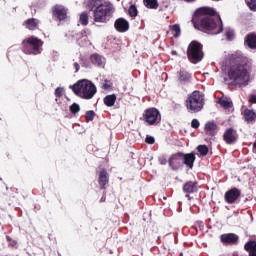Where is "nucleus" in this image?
Returning <instances> with one entry per match:
<instances>
[{
  "label": "nucleus",
  "instance_id": "12",
  "mask_svg": "<svg viewBox=\"0 0 256 256\" xmlns=\"http://www.w3.org/2000/svg\"><path fill=\"white\" fill-rule=\"evenodd\" d=\"M241 197V190L239 188H232L225 192L224 199L229 205H233Z\"/></svg>",
  "mask_w": 256,
  "mask_h": 256
},
{
  "label": "nucleus",
  "instance_id": "27",
  "mask_svg": "<svg viewBox=\"0 0 256 256\" xmlns=\"http://www.w3.org/2000/svg\"><path fill=\"white\" fill-rule=\"evenodd\" d=\"M170 31L175 39L181 36V26L179 24L170 25Z\"/></svg>",
  "mask_w": 256,
  "mask_h": 256
},
{
  "label": "nucleus",
  "instance_id": "30",
  "mask_svg": "<svg viewBox=\"0 0 256 256\" xmlns=\"http://www.w3.org/2000/svg\"><path fill=\"white\" fill-rule=\"evenodd\" d=\"M197 151L201 157H206V155L209 153V147H207V145H199L197 146Z\"/></svg>",
  "mask_w": 256,
  "mask_h": 256
},
{
  "label": "nucleus",
  "instance_id": "16",
  "mask_svg": "<svg viewBox=\"0 0 256 256\" xmlns=\"http://www.w3.org/2000/svg\"><path fill=\"white\" fill-rule=\"evenodd\" d=\"M183 191L186 193L185 197H187L188 199H191L189 195H191V193H197V191H199V186L197 181L186 182L183 186Z\"/></svg>",
  "mask_w": 256,
  "mask_h": 256
},
{
  "label": "nucleus",
  "instance_id": "35",
  "mask_svg": "<svg viewBox=\"0 0 256 256\" xmlns=\"http://www.w3.org/2000/svg\"><path fill=\"white\" fill-rule=\"evenodd\" d=\"M86 123H89V121H93L95 119V111L89 110L86 112L85 115Z\"/></svg>",
  "mask_w": 256,
  "mask_h": 256
},
{
  "label": "nucleus",
  "instance_id": "13",
  "mask_svg": "<svg viewBox=\"0 0 256 256\" xmlns=\"http://www.w3.org/2000/svg\"><path fill=\"white\" fill-rule=\"evenodd\" d=\"M68 9L63 5L56 4L52 9L53 17H56L58 21H65L67 19Z\"/></svg>",
  "mask_w": 256,
  "mask_h": 256
},
{
  "label": "nucleus",
  "instance_id": "10",
  "mask_svg": "<svg viewBox=\"0 0 256 256\" xmlns=\"http://www.w3.org/2000/svg\"><path fill=\"white\" fill-rule=\"evenodd\" d=\"M223 141L226 145H234L236 141H239V134L235 128H227L223 134Z\"/></svg>",
  "mask_w": 256,
  "mask_h": 256
},
{
  "label": "nucleus",
  "instance_id": "42",
  "mask_svg": "<svg viewBox=\"0 0 256 256\" xmlns=\"http://www.w3.org/2000/svg\"><path fill=\"white\" fill-rule=\"evenodd\" d=\"M160 165H167V158L165 156H161L158 158Z\"/></svg>",
  "mask_w": 256,
  "mask_h": 256
},
{
  "label": "nucleus",
  "instance_id": "45",
  "mask_svg": "<svg viewBox=\"0 0 256 256\" xmlns=\"http://www.w3.org/2000/svg\"><path fill=\"white\" fill-rule=\"evenodd\" d=\"M74 67H75V69H76V73H77V71H79V69H81V66L79 65V63H74Z\"/></svg>",
  "mask_w": 256,
  "mask_h": 256
},
{
  "label": "nucleus",
  "instance_id": "4",
  "mask_svg": "<svg viewBox=\"0 0 256 256\" xmlns=\"http://www.w3.org/2000/svg\"><path fill=\"white\" fill-rule=\"evenodd\" d=\"M185 107L188 113H201L205 107V94L199 90L188 94L185 100Z\"/></svg>",
  "mask_w": 256,
  "mask_h": 256
},
{
  "label": "nucleus",
  "instance_id": "25",
  "mask_svg": "<svg viewBox=\"0 0 256 256\" xmlns=\"http://www.w3.org/2000/svg\"><path fill=\"white\" fill-rule=\"evenodd\" d=\"M245 251L249 253V256H256V242L253 240L248 241L244 246Z\"/></svg>",
  "mask_w": 256,
  "mask_h": 256
},
{
  "label": "nucleus",
  "instance_id": "6",
  "mask_svg": "<svg viewBox=\"0 0 256 256\" xmlns=\"http://www.w3.org/2000/svg\"><path fill=\"white\" fill-rule=\"evenodd\" d=\"M22 51L26 55H40L43 51V40L34 36L26 38L22 42Z\"/></svg>",
  "mask_w": 256,
  "mask_h": 256
},
{
  "label": "nucleus",
  "instance_id": "20",
  "mask_svg": "<svg viewBox=\"0 0 256 256\" xmlns=\"http://www.w3.org/2000/svg\"><path fill=\"white\" fill-rule=\"evenodd\" d=\"M195 159H197V157H195V153L192 152L185 154L182 152V163L186 165V167H189V169L193 168Z\"/></svg>",
  "mask_w": 256,
  "mask_h": 256
},
{
  "label": "nucleus",
  "instance_id": "9",
  "mask_svg": "<svg viewBox=\"0 0 256 256\" xmlns=\"http://www.w3.org/2000/svg\"><path fill=\"white\" fill-rule=\"evenodd\" d=\"M168 165L173 171H178L183 165V152L172 154L168 159Z\"/></svg>",
  "mask_w": 256,
  "mask_h": 256
},
{
  "label": "nucleus",
  "instance_id": "18",
  "mask_svg": "<svg viewBox=\"0 0 256 256\" xmlns=\"http://www.w3.org/2000/svg\"><path fill=\"white\" fill-rule=\"evenodd\" d=\"M242 115L244 118V121L248 123L249 125H253L256 121V112L253 109L245 108L242 111Z\"/></svg>",
  "mask_w": 256,
  "mask_h": 256
},
{
  "label": "nucleus",
  "instance_id": "7",
  "mask_svg": "<svg viewBox=\"0 0 256 256\" xmlns=\"http://www.w3.org/2000/svg\"><path fill=\"white\" fill-rule=\"evenodd\" d=\"M187 57L190 63H193V65L201 63V61H203V57H205V53L203 52V44L197 40L191 41L187 48Z\"/></svg>",
  "mask_w": 256,
  "mask_h": 256
},
{
  "label": "nucleus",
  "instance_id": "32",
  "mask_svg": "<svg viewBox=\"0 0 256 256\" xmlns=\"http://www.w3.org/2000/svg\"><path fill=\"white\" fill-rule=\"evenodd\" d=\"M139 11L137 10V6L135 5H130L129 8H128V15L130 17H137Z\"/></svg>",
  "mask_w": 256,
  "mask_h": 256
},
{
  "label": "nucleus",
  "instance_id": "38",
  "mask_svg": "<svg viewBox=\"0 0 256 256\" xmlns=\"http://www.w3.org/2000/svg\"><path fill=\"white\" fill-rule=\"evenodd\" d=\"M113 87V83L109 80H105L102 89H105V91H108V89H111Z\"/></svg>",
  "mask_w": 256,
  "mask_h": 256
},
{
  "label": "nucleus",
  "instance_id": "5",
  "mask_svg": "<svg viewBox=\"0 0 256 256\" xmlns=\"http://www.w3.org/2000/svg\"><path fill=\"white\" fill-rule=\"evenodd\" d=\"M247 64H235L228 71V78L232 81V85H241L248 75Z\"/></svg>",
  "mask_w": 256,
  "mask_h": 256
},
{
  "label": "nucleus",
  "instance_id": "2",
  "mask_svg": "<svg viewBox=\"0 0 256 256\" xmlns=\"http://www.w3.org/2000/svg\"><path fill=\"white\" fill-rule=\"evenodd\" d=\"M86 7L92 11L94 23H109L115 13L113 4L105 0H88Z\"/></svg>",
  "mask_w": 256,
  "mask_h": 256
},
{
  "label": "nucleus",
  "instance_id": "28",
  "mask_svg": "<svg viewBox=\"0 0 256 256\" xmlns=\"http://www.w3.org/2000/svg\"><path fill=\"white\" fill-rule=\"evenodd\" d=\"M144 5L147 9H158L159 2L157 0H144Z\"/></svg>",
  "mask_w": 256,
  "mask_h": 256
},
{
  "label": "nucleus",
  "instance_id": "37",
  "mask_svg": "<svg viewBox=\"0 0 256 256\" xmlns=\"http://www.w3.org/2000/svg\"><path fill=\"white\" fill-rule=\"evenodd\" d=\"M246 4L249 7L250 11H256V0L246 1Z\"/></svg>",
  "mask_w": 256,
  "mask_h": 256
},
{
  "label": "nucleus",
  "instance_id": "44",
  "mask_svg": "<svg viewBox=\"0 0 256 256\" xmlns=\"http://www.w3.org/2000/svg\"><path fill=\"white\" fill-rule=\"evenodd\" d=\"M239 59H241V57L238 54H232L230 56V61H239Z\"/></svg>",
  "mask_w": 256,
  "mask_h": 256
},
{
  "label": "nucleus",
  "instance_id": "21",
  "mask_svg": "<svg viewBox=\"0 0 256 256\" xmlns=\"http://www.w3.org/2000/svg\"><path fill=\"white\" fill-rule=\"evenodd\" d=\"M23 25L24 27H26V29H29V31H35L36 29H39V19H27L26 21H24Z\"/></svg>",
  "mask_w": 256,
  "mask_h": 256
},
{
  "label": "nucleus",
  "instance_id": "22",
  "mask_svg": "<svg viewBox=\"0 0 256 256\" xmlns=\"http://www.w3.org/2000/svg\"><path fill=\"white\" fill-rule=\"evenodd\" d=\"M244 45H247L249 49H256V33H249L244 39Z\"/></svg>",
  "mask_w": 256,
  "mask_h": 256
},
{
  "label": "nucleus",
  "instance_id": "39",
  "mask_svg": "<svg viewBox=\"0 0 256 256\" xmlns=\"http://www.w3.org/2000/svg\"><path fill=\"white\" fill-rule=\"evenodd\" d=\"M201 125V123L199 122V120L197 119H193L191 121V127L192 129H199V126Z\"/></svg>",
  "mask_w": 256,
  "mask_h": 256
},
{
  "label": "nucleus",
  "instance_id": "34",
  "mask_svg": "<svg viewBox=\"0 0 256 256\" xmlns=\"http://www.w3.org/2000/svg\"><path fill=\"white\" fill-rule=\"evenodd\" d=\"M6 241L8 242V247L17 249V240H14L11 236H6Z\"/></svg>",
  "mask_w": 256,
  "mask_h": 256
},
{
  "label": "nucleus",
  "instance_id": "24",
  "mask_svg": "<svg viewBox=\"0 0 256 256\" xmlns=\"http://www.w3.org/2000/svg\"><path fill=\"white\" fill-rule=\"evenodd\" d=\"M90 61L92 65H95V67H103V56L97 53L90 56Z\"/></svg>",
  "mask_w": 256,
  "mask_h": 256
},
{
  "label": "nucleus",
  "instance_id": "40",
  "mask_svg": "<svg viewBox=\"0 0 256 256\" xmlns=\"http://www.w3.org/2000/svg\"><path fill=\"white\" fill-rule=\"evenodd\" d=\"M55 97L61 98L63 97V88L58 87L55 89Z\"/></svg>",
  "mask_w": 256,
  "mask_h": 256
},
{
  "label": "nucleus",
  "instance_id": "33",
  "mask_svg": "<svg viewBox=\"0 0 256 256\" xmlns=\"http://www.w3.org/2000/svg\"><path fill=\"white\" fill-rule=\"evenodd\" d=\"M69 111L72 115H77V113H79V111H81V106H79V104L77 103H73L70 107H69Z\"/></svg>",
  "mask_w": 256,
  "mask_h": 256
},
{
  "label": "nucleus",
  "instance_id": "11",
  "mask_svg": "<svg viewBox=\"0 0 256 256\" xmlns=\"http://www.w3.org/2000/svg\"><path fill=\"white\" fill-rule=\"evenodd\" d=\"M97 175L99 187L101 190L105 191L109 185V172H107V169L101 168L97 171Z\"/></svg>",
  "mask_w": 256,
  "mask_h": 256
},
{
  "label": "nucleus",
  "instance_id": "47",
  "mask_svg": "<svg viewBox=\"0 0 256 256\" xmlns=\"http://www.w3.org/2000/svg\"><path fill=\"white\" fill-rule=\"evenodd\" d=\"M171 55H177V52L175 50H172Z\"/></svg>",
  "mask_w": 256,
  "mask_h": 256
},
{
  "label": "nucleus",
  "instance_id": "23",
  "mask_svg": "<svg viewBox=\"0 0 256 256\" xmlns=\"http://www.w3.org/2000/svg\"><path fill=\"white\" fill-rule=\"evenodd\" d=\"M178 81L183 84L189 83L191 81V74L186 70H180L178 72Z\"/></svg>",
  "mask_w": 256,
  "mask_h": 256
},
{
  "label": "nucleus",
  "instance_id": "26",
  "mask_svg": "<svg viewBox=\"0 0 256 256\" xmlns=\"http://www.w3.org/2000/svg\"><path fill=\"white\" fill-rule=\"evenodd\" d=\"M116 101H117V95L115 94L107 95L104 98V105H106V107H113Z\"/></svg>",
  "mask_w": 256,
  "mask_h": 256
},
{
  "label": "nucleus",
  "instance_id": "48",
  "mask_svg": "<svg viewBox=\"0 0 256 256\" xmlns=\"http://www.w3.org/2000/svg\"><path fill=\"white\" fill-rule=\"evenodd\" d=\"M100 201H101V202L105 201V198H104V197H102Z\"/></svg>",
  "mask_w": 256,
  "mask_h": 256
},
{
  "label": "nucleus",
  "instance_id": "14",
  "mask_svg": "<svg viewBox=\"0 0 256 256\" xmlns=\"http://www.w3.org/2000/svg\"><path fill=\"white\" fill-rule=\"evenodd\" d=\"M88 35H89V32L87 30H81L80 32L74 35L80 47H87L88 45H91Z\"/></svg>",
  "mask_w": 256,
  "mask_h": 256
},
{
  "label": "nucleus",
  "instance_id": "46",
  "mask_svg": "<svg viewBox=\"0 0 256 256\" xmlns=\"http://www.w3.org/2000/svg\"><path fill=\"white\" fill-rule=\"evenodd\" d=\"M186 3H193L195 0H184Z\"/></svg>",
  "mask_w": 256,
  "mask_h": 256
},
{
  "label": "nucleus",
  "instance_id": "29",
  "mask_svg": "<svg viewBox=\"0 0 256 256\" xmlns=\"http://www.w3.org/2000/svg\"><path fill=\"white\" fill-rule=\"evenodd\" d=\"M219 105H221V107H223L224 109H231V107H233V102L229 101L227 99L221 98L218 101Z\"/></svg>",
  "mask_w": 256,
  "mask_h": 256
},
{
  "label": "nucleus",
  "instance_id": "31",
  "mask_svg": "<svg viewBox=\"0 0 256 256\" xmlns=\"http://www.w3.org/2000/svg\"><path fill=\"white\" fill-rule=\"evenodd\" d=\"M80 23L84 26L89 25V13L83 12L82 14H80Z\"/></svg>",
  "mask_w": 256,
  "mask_h": 256
},
{
  "label": "nucleus",
  "instance_id": "3",
  "mask_svg": "<svg viewBox=\"0 0 256 256\" xmlns=\"http://www.w3.org/2000/svg\"><path fill=\"white\" fill-rule=\"evenodd\" d=\"M72 91L81 99H93L97 93V87L91 80L83 79L72 86Z\"/></svg>",
  "mask_w": 256,
  "mask_h": 256
},
{
  "label": "nucleus",
  "instance_id": "17",
  "mask_svg": "<svg viewBox=\"0 0 256 256\" xmlns=\"http://www.w3.org/2000/svg\"><path fill=\"white\" fill-rule=\"evenodd\" d=\"M114 27L118 33H126V31H129V21L125 20V18H118L114 23Z\"/></svg>",
  "mask_w": 256,
  "mask_h": 256
},
{
  "label": "nucleus",
  "instance_id": "19",
  "mask_svg": "<svg viewBox=\"0 0 256 256\" xmlns=\"http://www.w3.org/2000/svg\"><path fill=\"white\" fill-rule=\"evenodd\" d=\"M217 122L215 121H209L204 126V131L206 135H209V137H215L217 135Z\"/></svg>",
  "mask_w": 256,
  "mask_h": 256
},
{
  "label": "nucleus",
  "instance_id": "36",
  "mask_svg": "<svg viewBox=\"0 0 256 256\" xmlns=\"http://www.w3.org/2000/svg\"><path fill=\"white\" fill-rule=\"evenodd\" d=\"M234 37H235V32L231 28L226 29V39L228 41H233Z\"/></svg>",
  "mask_w": 256,
  "mask_h": 256
},
{
  "label": "nucleus",
  "instance_id": "43",
  "mask_svg": "<svg viewBox=\"0 0 256 256\" xmlns=\"http://www.w3.org/2000/svg\"><path fill=\"white\" fill-rule=\"evenodd\" d=\"M249 103L256 104V95L252 94L248 98Z\"/></svg>",
  "mask_w": 256,
  "mask_h": 256
},
{
  "label": "nucleus",
  "instance_id": "41",
  "mask_svg": "<svg viewBox=\"0 0 256 256\" xmlns=\"http://www.w3.org/2000/svg\"><path fill=\"white\" fill-rule=\"evenodd\" d=\"M145 143L148 145H153L155 143V138L153 136H147L145 139Z\"/></svg>",
  "mask_w": 256,
  "mask_h": 256
},
{
  "label": "nucleus",
  "instance_id": "8",
  "mask_svg": "<svg viewBox=\"0 0 256 256\" xmlns=\"http://www.w3.org/2000/svg\"><path fill=\"white\" fill-rule=\"evenodd\" d=\"M140 119L145 121L147 125H159L161 123V112L157 108H148Z\"/></svg>",
  "mask_w": 256,
  "mask_h": 256
},
{
  "label": "nucleus",
  "instance_id": "1",
  "mask_svg": "<svg viewBox=\"0 0 256 256\" xmlns=\"http://www.w3.org/2000/svg\"><path fill=\"white\" fill-rule=\"evenodd\" d=\"M191 23L194 28L198 31H203V33H212V35L223 33L221 15L211 7L198 8L193 14Z\"/></svg>",
  "mask_w": 256,
  "mask_h": 256
},
{
  "label": "nucleus",
  "instance_id": "15",
  "mask_svg": "<svg viewBox=\"0 0 256 256\" xmlns=\"http://www.w3.org/2000/svg\"><path fill=\"white\" fill-rule=\"evenodd\" d=\"M220 241L223 245H237L239 236L233 233L222 234L220 236Z\"/></svg>",
  "mask_w": 256,
  "mask_h": 256
}]
</instances>
